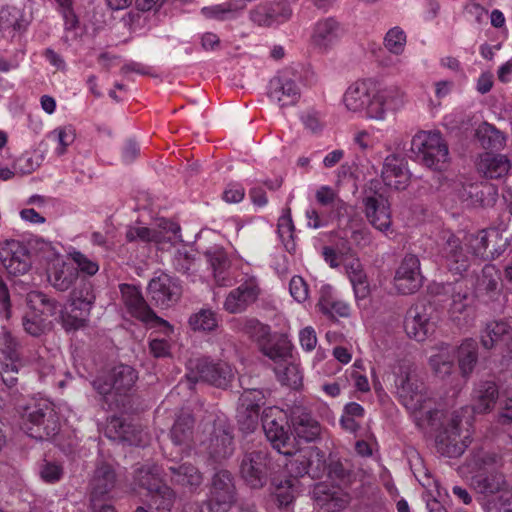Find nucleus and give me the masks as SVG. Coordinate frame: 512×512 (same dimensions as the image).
I'll return each mask as SVG.
<instances>
[{"label": "nucleus", "mask_w": 512, "mask_h": 512, "mask_svg": "<svg viewBox=\"0 0 512 512\" xmlns=\"http://www.w3.org/2000/svg\"><path fill=\"white\" fill-rule=\"evenodd\" d=\"M343 101L349 111L383 120L387 110H396L403 105L404 93L397 86L380 89L370 80L356 81L346 90Z\"/></svg>", "instance_id": "nucleus-1"}, {"label": "nucleus", "mask_w": 512, "mask_h": 512, "mask_svg": "<svg viewBox=\"0 0 512 512\" xmlns=\"http://www.w3.org/2000/svg\"><path fill=\"white\" fill-rule=\"evenodd\" d=\"M21 428L31 438L44 441L60 431L59 417L54 405L45 398H30L18 406Z\"/></svg>", "instance_id": "nucleus-2"}, {"label": "nucleus", "mask_w": 512, "mask_h": 512, "mask_svg": "<svg viewBox=\"0 0 512 512\" xmlns=\"http://www.w3.org/2000/svg\"><path fill=\"white\" fill-rule=\"evenodd\" d=\"M416 161L434 171L446 169L449 161L447 143L438 131H421L411 141Z\"/></svg>", "instance_id": "nucleus-3"}, {"label": "nucleus", "mask_w": 512, "mask_h": 512, "mask_svg": "<svg viewBox=\"0 0 512 512\" xmlns=\"http://www.w3.org/2000/svg\"><path fill=\"white\" fill-rule=\"evenodd\" d=\"M393 374L397 395L406 409L415 414L424 410L428 397L415 367L408 362H400L394 368Z\"/></svg>", "instance_id": "nucleus-4"}, {"label": "nucleus", "mask_w": 512, "mask_h": 512, "mask_svg": "<svg viewBox=\"0 0 512 512\" xmlns=\"http://www.w3.org/2000/svg\"><path fill=\"white\" fill-rule=\"evenodd\" d=\"M20 343L5 327L0 330V366L3 384L12 389L18 385V375L30 363L19 351Z\"/></svg>", "instance_id": "nucleus-5"}, {"label": "nucleus", "mask_w": 512, "mask_h": 512, "mask_svg": "<svg viewBox=\"0 0 512 512\" xmlns=\"http://www.w3.org/2000/svg\"><path fill=\"white\" fill-rule=\"evenodd\" d=\"M186 376L191 382L195 383L201 380L217 388L225 389L234 378V372L226 362L199 358L189 362V372Z\"/></svg>", "instance_id": "nucleus-6"}, {"label": "nucleus", "mask_w": 512, "mask_h": 512, "mask_svg": "<svg viewBox=\"0 0 512 512\" xmlns=\"http://www.w3.org/2000/svg\"><path fill=\"white\" fill-rule=\"evenodd\" d=\"M270 471L269 454L264 449L246 451L239 464V472L244 482L253 489L266 485Z\"/></svg>", "instance_id": "nucleus-7"}, {"label": "nucleus", "mask_w": 512, "mask_h": 512, "mask_svg": "<svg viewBox=\"0 0 512 512\" xmlns=\"http://www.w3.org/2000/svg\"><path fill=\"white\" fill-rule=\"evenodd\" d=\"M236 488L231 472L225 469L214 473L211 480L207 507L210 512H227L235 502Z\"/></svg>", "instance_id": "nucleus-8"}, {"label": "nucleus", "mask_w": 512, "mask_h": 512, "mask_svg": "<svg viewBox=\"0 0 512 512\" xmlns=\"http://www.w3.org/2000/svg\"><path fill=\"white\" fill-rule=\"evenodd\" d=\"M508 245V238L496 228L481 230L468 237L471 253L482 260L498 258L506 251Z\"/></svg>", "instance_id": "nucleus-9"}, {"label": "nucleus", "mask_w": 512, "mask_h": 512, "mask_svg": "<svg viewBox=\"0 0 512 512\" xmlns=\"http://www.w3.org/2000/svg\"><path fill=\"white\" fill-rule=\"evenodd\" d=\"M265 405V395L260 389H246L239 397L236 420L243 433H251L259 423L260 409Z\"/></svg>", "instance_id": "nucleus-10"}, {"label": "nucleus", "mask_w": 512, "mask_h": 512, "mask_svg": "<svg viewBox=\"0 0 512 512\" xmlns=\"http://www.w3.org/2000/svg\"><path fill=\"white\" fill-rule=\"evenodd\" d=\"M94 280L90 277H81L77 287L71 293V310L73 321L66 320L68 325L83 327L93 308L96 292Z\"/></svg>", "instance_id": "nucleus-11"}, {"label": "nucleus", "mask_w": 512, "mask_h": 512, "mask_svg": "<svg viewBox=\"0 0 512 512\" xmlns=\"http://www.w3.org/2000/svg\"><path fill=\"white\" fill-rule=\"evenodd\" d=\"M151 302L158 307L174 305L182 295V287L177 278L166 273L153 277L147 287Z\"/></svg>", "instance_id": "nucleus-12"}, {"label": "nucleus", "mask_w": 512, "mask_h": 512, "mask_svg": "<svg viewBox=\"0 0 512 512\" xmlns=\"http://www.w3.org/2000/svg\"><path fill=\"white\" fill-rule=\"evenodd\" d=\"M260 293L258 279L255 276H247L237 288L227 294L223 308L230 314L242 313L258 300Z\"/></svg>", "instance_id": "nucleus-13"}, {"label": "nucleus", "mask_w": 512, "mask_h": 512, "mask_svg": "<svg viewBox=\"0 0 512 512\" xmlns=\"http://www.w3.org/2000/svg\"><path fill=\"white\" fill-rule=\"evenodd\" d=\"M290 422L294 436L306 443L320 439L322 427L311 410L303 405H294L290 410Z\"/></svg>", "instance_id": "nucleus-14"}, {"label": "nucleus", "mask_w": 512, "mask_h": 512, "mask_svg": "<svg viewBox=\"0 0 512 512\" xmlns=\"http://www.w3.org/2000/svg\"><path fill=\"white\" fill-rule=\"evenodd\" d=\"M394 285L403 295L417 292L423 285V276L420 270V260L414 254H406L396 270Z\"/></svg>", "instance_id": "nucleus-15"}, {"label": "nucleus", "mask_w": 512, "mask_h": 512, "mask_svg": "<svg viewBox=\"0 0 512 512\" xmlns=\"http://www.w3.org/2000/svg\"><path fill=\"white\" fill-rule=\"evenodd\" d=\"M461 418L454 415L447 426L436 436V448L439 453L449 458L461 456L468 447V437H460Z\"/></svg>", "instance_id": "nucleus-16"}, {"label": "nucleus", "mask_w": 512, "mask_h": 512, "mask_svg": "<svg viewBox=\"0 0 512 512\" xmlns=\"http://www.w3.org/2000/svg\"><path fill=\"white\" fill-rule=\"evenodd\" d=\"M137 379L138 375L133 367L119 364L104 375L103 383L98 384V394L106 396L114 391L116 394L126 395Z\"/></svg>", "instance_id": "nucleus-17"}, {"label": "nucleus", "mask_w": 512, "mask_h": 512, "mask_svg": "<svg viewBox=\"0 0 512 512\" xmlns=\"http://www.w3.org/2000/svg\"><path fill=\"white\" fill-rule=\"evenodd\" d=\"M267 96L280 108L294 106L301 97L299 85L286 73L274 76L268 84Z\"/></svg>", "instance_id": "nucleus-18"}, {"label": "nucleus", "mask_w": 512, "mask_h": 512, "mask_svg": "<svg viewBox=\"0 0 512 512\" xmlns=\"http://www.w3.org/2000/svg\"><path fill=\"white\" fill-rule=\"evenodd\" d=\"M0 261L11 275H23L31 267V256L25 245L9 241L0 247Z\"/></svg>", "instance_id": "nucleus-19"}, {"label": "nucleus", "mask_w": 512, "mask_h": 512, "mask_svg": "<svg viewBox=\"0 0 512 512\" xmlns=\"http://www.w3.org/2000/svg\"><path fill=\"white\" fill-rule=\"evenodd\" d=\"M275 414H280L276 407H268L263 410L261 416L263 431L274 449L281 454L290 455V451L286 450V447L289 446L290 436Z\"/></svg>", "instance_id": "nucleus-20"}, {"label": "nucleus", "mask_w": 512, "mask_h": 512, "mask_svg": "<svg viewBox=\"0 0 512 512\" xmlns=\"http://www.w3.org/2000/svg\"><path fill=\"white\" fill-rule=\"evenodd\" d=\"M32 22V15L23 8L6 5L0 9V32L3 37L13 39L25 33Z\"/></svg>", "instance_id": "nucleus-21"}, {"label": "nucleus", "mask_w": 512, "mask_h": 512, "mask_svg": "<svg viewBox=\"0 0 512 512\" xmlns=\"http://www.w3.org/2000/svg\"><path fill=\"white\" fill-rule=\"evenodd\" d=\"M480 340L485 349L512 352V325L506 321L490 322L482 330Z\"/></svg>", "instance_id": "nucleus-22"}, {"label": "nucleus", "mask_w": 512, "mask_h": 512, "mask_svg": "<svg viewBox=\"0 0 512 512\" xmlns=\"http://www.w3.org/2000/svg\"><path fill=\"white\" fill-rule=\"evenodd\" d=\"M475 167L480 177L501 181L508 176L511 161L506 155L484 152L477 157Z\"/></svg>", "instance_id": "nucleus-23"}, {"label": "nucleus", "mask_w": 512, "mask_h": 512, "mask_svg": "<svg viewBox=\"0 0 512 512\" xmlns=\"http://www.w3.org/2000/svg\"><path fill=\"white\" fill-rule=\"evenodd\" d=\"M404 328L408 337L419 342L424 341L434 332V322L430 320L424 304H416L407 311Z\"/></svg>", "instance_id": "nucleus-24"}, {"label": "nucleus", "mask_w": 512, "mask_h": 512, "mask_svg": "<svg viewBox=\"0 0 512 512\" xmlns=\"http://www.w3.org/2000/svg\"><path fill=\"white\" fill-rule=\"evenodd\" d=\"M120 291L127 312L142 322H150L159 318L144 299L141 291L134 285L121 284Z\"/></svg>", "instance_id": "nucleus-25"}, {"label": "nucleus", "mask_w": 512, "mask_h": 512, "mask_svg": "<svg viewBox=\"0 0 512 512\" xmlns=\"http://www.w3.org/2000/svg\"><path fill=\"white\" fill-rule=\"evenodd\" d=\"M440 253L448 270L454 274L462 275L470 266L469 257L464 252L460 239L455 235H449Z\"/></svg>", "instance_id": "nucleus-26"}, {"label": "nucleus", "mask_w": 512, "mask_h": 512, "mask_svg": "<svg viewBox=\"0 0 512 512\" xmlns=\"http://www.w3.org/2000/svg\"><path fill=\"white\" fill-rule=\"evenodd\" d=\"M204 257L212 270L215 283L220 287L230 286L232 284L231 261L224 248L221 246L210 247L204 252Z\"/></svg>", "instance_id": "nucleus-27"}, {"label": "nucleus", "mask_w": 512, "mask_h": 512, "mask_svg": "<svg viewBox=\"0 0 512 512\" xmlns=\"http://www.w3.org/2000/svg\"><path fill=\"white\" fill-rule=\"evenodd\" d=\"M28 301L34 306L40 304L43 307L41 310L42 314L53 317L56 321L61 323L65 330H77L80 328L70 326L66 323V320L73 321V318L71 317L73 315L72 310L70 309V311H65L61 303L55 299L49 298L45 293L41 291L31 292L28 294Z\"/></svg>", "instance_id": "nucleus-28"}, {"label": "nucleus", "mask_w": 512, "mask_h": 512, "mask_svg": "<svg viewBox=\"0 0 512 512\" xmlns=\"http://www.w3.org/2000/svg\"><path fill=\"white\" fill-rule=\"evenodd\" d=\"M381 176L386 186L396 190L405 189L410 179L404 159L394 154L385 158Z\"/></svg>", "instance_id": "nucleus-29"}, {"label": "nucleus", "mask_w": 512, "mask_h": 512, "mask_svg": "<svg viewBox=\"0 0 512 512\" xmlns=\"http://www.w3.org/2000/svg\"><path fill=\"white\" fill-rule=\"evenodd\" d=\"M364 213L369 223L377 230L387 234L391 228L392 220L389 206L384 199L375 196L364 198Z\"/></svg>", "instance_id": "nucleus-30"}, {"label": "nucleus", "mask_w": 512, "mask_h": 512, "mask_svg": "<svg viewBox=\"0 0 512 512\" xmlns=\"http://www.w3.org/2000/svg\"><path fill=\"white\" fill-rule=\"evenodd\" d=\"M194 418L189 413H182L177 416L171 430L170 438L172 443L179 448V452L189 454L194 434Z\"/></svg>", "instance_id": "nucleus-31"}, {"label": "nucleus", "mask_w": 512, "mask_h": 512, "mask_svg": "<svg viewBox=\"0 0 512 512\" xmlns=\"http://www.w3.org/2000/svg\"><path fill=\"white\" fill-rule=\"evenodd\" d=\"M168 471L171 483L187 489L189 492L196 491L203 482L202 473L191 463L169 466Z\"/></svg>", "instance_id": "nucleus-32"}, {"label": "nucleus", "mask_w": 512, "mask_h": 512, "mask_svg": "<svg viewBox=\"0 0 512 512\" xmlns=\"http://www.w3.org/2000/svg\"><path fill=\"white\" fill-rule=\"evenodd\" d=\"M234 450L235 446L231 432L223 428L214 429L207 446L209 457L215 462H221L231 457Z\"/></svg>", "instance_id": "nucleus-33"}, {"label": "nucleus", "mask_w": 512, "mask_h": 512, "mask_svg": "<svg viewBox=\"0 0 512 512\" xmlns=\"http://www.w3.org/2000/svg\"><path fill=\"white\" fill-rule=\"evenodd\" d=\"M499 397V389L493 381H480L472 394V409L475 413L482 414L492 410Z\"/></svg>", "instance_id": "nucleus-34"}, {"label": "nucleus", "mask_w": 512, "mask_h": 512, "mask_svg": "<svg viewBox=\"0 0 512 512\" xmlns=\"http://www.w3.org/2000/svg\"><path fill=\"white\" fill-rule=\"evenodd\" d=\"M460 197L465 201H470L471 205L488 207L496 203L498 190L493 185L472 183L463 186Z\"/></svg>", "instance_id": "nucleus-35"}, {"label": "nucleus", "mask_w": 512, "mask_h": 512, "mask_svg": "<svg viewBox=\"0 0 512 512\" xmlns=\"http://www.w3.org/2000/svg\"><path fill=\"white\" fill-rule=\"evenodd\" d=\"M342 34L343 29L340 23L329 17L317 22L313 33V41L316 46L328 49L341 38Z\"/></svg>", "instance_id": "nucleus-36"}, {"label": "nucleus", "mask_w": 512, "mask_h": 512, "mask_svg": "<svg viewBox=\"0 0 512 512\" xmlns=\"http://www.w3.org/2000/svg\"><path fill=\"white\" fill-rule=\"evenodd\" d=\"M458 367L462 377L468 378L478 362V343L466 338L457 348Z\"/></svg>", "instance_id": "nucleus-37"}, {"label": "nucleus", "mask_w": 512, "mask_h": 512, "mask_svg": "<svg viewBox=\"0 0 512 512\" xmlns=\"http://www.w3.org/2000/svg\"><path fill=\"white\" fill-rule=\"evenodd\" d=\"M455 349L448 344H442L439 352L430 356L429 364L434 374L440 379H446L454 371Z\"/></svg>", "instance_id": "nucleus-38"}, {"label": "nucleus", "mask_w": 512, "mask_h": 512, "mask_svg": "<svg viewBox=\"0 0 512 512\" xmlns=\"http://www.w3.org/2000/svg\"><path fill=\"white\" fill-rule=\"evenodd\" d=\"M475 289L478 293L485 294L490 298L498 295L501 291L499 270L492 264H486L477 276Z\"/></svg>", "instance_id": "nucleus-39"}, {"label": "nucleus", "mask_w": 512, "mask_h": 512, "mask_svg": "<svg viewBox=\"0 0 512 512\" xmlns=\"http://www.w3.org/2000/svg\"><path fill=\"white\" fill-rule=\"evenodd\" d=\"M77 276L78 270L76 267L62 262L53 265L48 273V280L55 289L63 292L72 286Z\"/></svg>", "instance_id": "nucleus-40"}, {"label": "nucleus", "mask_w": 512, "mask_h": 512, "mask_svg": "<svg viewBox=\"0 0 512 512\" xmlns=\"http://www.w3.org/2000/svg\"><path fill=\"white\" fill-rule=\"evenodd\" d=\"M505 484L503 474L496 469L478 472L472 477L473 488L481 494H494L499 492Z\"/></svg>", "instance_id": "nucleus-41"}, {"label": "nucleus", "mask_w": 512, "mask_h": 512, "mask_svg": "<svg viewBox=\"0 0 512 512\" xmlns=\"http://www.w3.org/2000/svg\"><path fill=\"white\" fill-rule=\"evenodd\" d=\"M443 290L451 296L450 311L452 314H461L470 305L472 299L467 285L462 281L446 283Z\"/></svg>", "instance_id": "nucleus-42"}, {"label": "nucleus", "mask_w": 512, "mask_h": 512, "mask_svg": "<svg viewBox=\"0 0 512 512\" xmlns=\"http://www.w3.org/2000/svg\"><path fill=\"white\" fill-rule=\"evenodd\" d=\"M346 273L353 286L357 299H365L369 293V283L363 265L358 259H353L345 265Z\"/></svg>", "instance_id": "nucleus-43"}, {"label": "nucleus", "mask_w": 512, "mask_h": 512, "mask_svg": "<svg viewBox=\"0 0 512 512\" xmlns=\"http://www.w3.org/2000/svg\"><path fill=\"white\" fill-rule=\"evenodd\" d=\"M291 349V343L287 338L272 336L259 350L279 365L291 358Z\"/></svg>", "instance_id": "nucleus-44"}, {"label": "nucleus", "mask_w": 512, "mask_h": 512, "mask_svg": "<svg viewBox=\"0 0 512 512\" xmlns=\"http://www.w3.org/2000/svg\"><path fill=\"white\" fill-rule=\"evenodd\" d=\"M476 136L480 145L486 150H502L506 145V136L494 125L484 123L477 131Z\"/></svg>", "instance_id": "nucleus-45"}, {"label": "nucleus", "mask_w": 512, "mask_h": 512, "mask_svg": "<svg viewBox=\"0 0 512 512\" xmlns=\"http://www.w3.org/2000/svg\"><path fill=\"white\" fill-rule=\"evenodd\" d=\"M135 482L149 493H153L162 485L160 468L156 464H145L135 471Z\"/></svg>", "instance_id": "nucleus-46"}, {"label": "nucleus", "mask_w": 512, "mask_h": 512, "mask_svg": "<svg viewBox=\"0 0 512 512\" xmlns=\"http://www.w3.org/2000/svg\"><path fill=\"white\" fill-rule=\"evenodd\" d=\"M242 331L257 343L259 349L272 337L270 327L255 318L246 319Z\"/></svg>", "instance_id": "nucleus-47"}, {"label": "nucleus", "mask_w": 512, "mask_h": 512, "mask_svg": "<svg viewBox=\"0 0 512 512\" xmlns=\"http://www.w3.org/2000/svg\"><path fill=\"white\" fill-rule=\"evenodd\" d=\"M307 460L309 461L308 475L313 479L322 478L327 474L329 468V460L327 461L325 453L318 447H311L307 452Z\"/></svg>", "instance_id": "nucleus-48"}, {"label": "nucleus", "mask_w": 512, "mask_h": 512, "mask_svg": "<svg viewBox=\"0 0 512 512\" xmlns=\"http://www.w3.org/2000/svg\"><path fill=\"white\" fill-rule=\"evenodd\" d=\"M328 477L337 482L338 485H347L351 483L353 478V472L348 461H341L330 455L329 457V468L327 471Z\"/></svg>", "instance_id": "nucleus-49"}, {"label": "nucleus", "mask_w": 512, "mask_h": 512, "mask_svg": "<svg viewBox=\"0 0 512 512\" xmlns=\"http://www.w3.org/2000/svg\"><path fill=\"white\" fill-rule=\"evenodd\" d=\"M298 485L299 480L296 478H286L276 485L275 497L279 507H287L294 501Z\"/></svg>", "instance_id": "nucleus-50"}, {"label": "nucleus", "mask_w": 512, "mask_h": 512, "mask_svg": "<svg viewBox=\"0 0 512 512\" xmlns=\"http://www.w3.org/2000/svg\"><path fill=\"white\" fill-rule=\"evenodd\" d=\"M245 5L238 6L237 4L227 2L219 5L203 7L201 13L209 19L224 21L234 18L240 10H243Z\"/></svg>", "instance_id": "nucleus-51"}, {"label": "nucleus", "mask_w": 512, "mask_h": 512, "mask_svg": "<svg viewBox=\"0 0 512 512\" xmlns=\"http://www.w3.org/2000/svg\"><path fill=\"white\" fill-rule=\"evenodd\" d=\"M278 379L285 385L297 389L302 384V374L297 365L283 362L275 368Z\"/></svg>", "instance_id": "nucleus-52"}, {"label": "nucleus", "mask_w": 512, "mask_h": 512, "mask_svg": "<svg viewBox=\"0 0 512 512\" xmlns=\"http://www.w3.org/2000/svg\"><path fill=\"white\" fill-rule=\"evenodd\" d=\"M189 325L194 331H212L217 327L218 320L211 309H201L190 316Z\"/></svg>", "instance_id": "nucleus-53"}, {"label": "nucleus", "mask_w": 512, "mask_h": 512, "mask_svg": "<svg viewBox=\"0 0 512 512\" xmlns=\"http://www.w3.org/2000/svg\"><path fill=\"white\" fill-rule=\"evenodd\" d=\"M118 481L115 468L110 463L98 465V495H105L111 492Z\"/></svg>", "instance_id": "nucleus-54"}, {"label": "nucleus", "mask_w": 512, "mask_h": 512, "mask_svg": "<svg viewBox=\"0 0 512 512\" xmlns=\"http://www.w3.org/2000/svg\"><path fill=\"white\" fill-rule=\"evenodd\" d=\"M278 234L281 238L286 250L289 253H293L296 249L294 242V224L290 215V210L286 214L282 215L277 224Z\"/></svg>", "instance_id": "nucleus-55"}, {"label": "nucleus", "mask_w": 512, "mask_h": 512, "mask_svg": "<svg viewBox=\"0 0 512 512\" xmlns=\"http://www.w3.org/2000/svg\"><path fill=\"white\" fill-rule=\"evenodd\" d=\"M126 239L128 242L142 241L145 243H160L164 239L162 231L151 229L148 227L131 226L126 231Z\"/></svg>", "instance_id": "nucleus-56"}, {"label": "nucleus", "mask_w": 512, "mask_h": 512, "mask_svg": "<svg viewBox=\"0 0 512 512\" xmlns=\"http://www.w3.org/2000/svg\"><path fill=\"white\" fill-rule=\"evenodd\" d=\"M151 494V500L157 510L170 511L175 502V492L166 484Z\"/></svg>", "instance_id": "nucleus-57"}, {"label": "nucleus", "mask_w": 512, "mask_h": 512, "mask_svg": "<svg viewBox=\"0 0 512 512\" xmlns=\"http://www.w3.org/2000/svg\"><path fill=\"white\" fill-rule=\"evenodd\" d=\"M313 496L317 505L321 508L326 507L328 510L340 508L338 499L335 497V492L332 491L326 484H317L313 490Z\"/></svg>", "instance_id": "nucleus-58"}, {"label": "nucleus", "mask_w": 512, "mask_h": 512, "mask_svg": "<svg viewBox=\"0 0 512 512\" xmlns=\"http://www.w3.org/2000/svg\"><path fill=\"white\" fill-rule=\"evenodd\" d=\"M406 44V35L399 27L390 29L384 38L385 47L392 53H402Z\"/></svg>", "instance_id": "nucleus-59"}, {"label": "nucleus", "mask_w": 512, "mask_h": 512, "mask_svg": "<svg viewBox=\"0 0 512 512\" xmlns=\"http://www.w3.org/2000/svg\"><path fill=\"white\" fill-rule=\"evenodd\" d=\"M39 475L40 478L48 484H55L59 482L63 475L64 469L62 465L56 462H50L44 460L43 463L39 467Z\"/></svg>", "instance_id": "nucleus-60"}, {"label": "nucleus", "mask_w": 512, "mask_h": 512, "mask_svg": "<svg viewBox=\"0 0 512 512\" xmlns=\"http://www.w3.org/2000/svg\"><path fill=\"white\" fill-rule=\"evenodd\" d=\"M318 306L321 312L329 317H348L350 314V307L347 303L340 300H333L329 302L327 299H323Z\"/></svg>", "instance_id": "nucleus-61"}, {"label": "nucleus", "mask_w": 512, "mask_h": 512, "mask_svg": "<svg viewBox=\"0 0 512 512\" xmlns=\"http://www.w3.org/2000/svg\"><path fill=\"white\" fill-rule=\"evenodd\" d=\"M121 442L132 446H140L145 444V434L142 429L134 424L126 423L124 432H122Z\"/></svg>", "instance_id": "nucleus-62"}, {"label": "nucleus", "mask_w": 512, "mask_h": 512, "mask_svg": "<svg viewBox=\"0 0 512 512\" xmlns=\"http://www.w3.org/2000/svg\"><path fill=\"white\" fill-rule=\"evenodd\" d=\"M287 469L291 474L288 478L302 477L308 475L309 461L307 460L306 454H299L295 458L291 459L287 464Z\"/></svg>", "instance_id": "nucleus-63"}, {"label": "nucleus", "mask_w": 512, "mask_h": 512, "mask_svg": "<svg viewBox=\"0 0 512 512\" xmlns=\"http://www.w3.org/2000/svg\"><path fill=\"white\" fill-rule=\"evenodd\" d=\"M52 135L57 139L60 147L56 149L58 155L64 154L66 148L73 143L75 133L71 126H65L55 129Z\"/></svg>", "instance_id": "nucleus-64"}]
</instances>
